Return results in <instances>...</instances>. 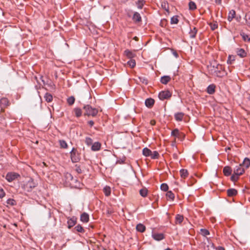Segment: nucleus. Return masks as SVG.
Returning <instances> with one entry per match:
<instances>
[{
    "mask_svg": "<svg viewBox=\"0 0 250 250\" xmlns=\"http://www.w3.org/2000/svg\"><path fill=\"white\" fill-rule=\"evenodd\" d=\"M40 79L43 84V86H42V89H45L47 91L45 94H49V92H55V86L50 80L45 78L46 79L45 81L42 76L40 77Z\"/></svg>",
    "mask_w": 250,
    "mask_h": 250,
    "instance_id": "nucleus-1",
    "label": "nucleus"
},
{
    "mask_svg": "<svg viewBox=\"0 0 250 250\" xmlns=\"http://www.w3.org/2000/svg\"><path fill=\"white\" fill-rule=\"evenodd\" d=\"M37 186V184L34 182L33 179L30 178L28 181L24 182L22 186V188L24 190L30 192L32 189Z\"/></svg>",
    "mask_w": 250,
    "mask_h": 250,
    "instance_id": "nucleus-2",
    "label": "nucleus"
},
{
    "mask_svg": "<svg viewBox=\"0 0 250 250\" xmlns=\"http://www.w3.org/2000/svg\"><path fill=\"white\" fill-rule=\"evenodd\" d=\"M83 109L85 112L84 115L87 116H95L98 113V110L96 108H92L89 105L84 106Z\"/></svg>",
    "mask_w": 250,
    "mask_h": 250,
    "instance_id": "nucleus-3",
    "label": "nucleus"
},
{
    "mask_svg": "<svg viewBox=\"0 0 250 250\" xmlns=\"http://www.w3.org/2000/svg\"><path fill=\"white\" fill-rule=\"evenodd\" d=\"M70 158L73 163H76L80 160L77 150L73 147L70 152Z\"/></svg>",
    "mask_w": 250,
    "mask_h": 250,
    "instance_id": "nucleus-4",
    "label": "nucleus"
},
{
    "mask_svg": "<svg viewBox=\"0 0 250 250\" xmlns=\"http://www.w3.org/2000/svg\"><path fill=\"white\" fill-rule=\"evenodd\" d=\"M18 177H20V175L16 173H8L6 176V179L8 182H12L14 180L16 179Z\"/></svg>",
    "mask_w": 250,
    "mask_h": 250,
    "instance_id": "nucleus-5",
    "label": "nucleus"
},
{
    "mask_svg": "<svg viewBox=\"0 0 250 250\" xmlns=\"http://www.w3.org/2000/svg\"><path fill=\"white\" fill-rule=\"evenodd\" d=\"M245 172L244 168L242 167V165H239L238 166L236 167L234 170V173L237 175H241Z\"/></svg>",
    "mask_w": 250,
    "mask_h": 250,
    "instance_id": "nucleus-6",
    "label": "nucleus"
},
{
    "mask_svg": "<svg viewBox=\"0 0 250 250\" xmlns=\"http://www.w3.org/2000/svg\"><path fill=\"white\" fill-rule=\"evenodd\" d=\"M155 101L152 98H148L145 101V105L148 108H151L154 105Z\"/></svg>",
    "mask_w": 250,
    "mask_h": 250,
    "instance_id": "nucleus-7",
    "label": "nucleus"
},
{
    "mask_svg": "<svg viewBox=\"0 0 250 250\" xmlns=\"http://www.w3.org/2000/svg\"><path fill=\"white\" fill-rule=\"evenodd\" d=\"M9 102L6 98H1L0 100V106L1 107V110H2V108L4 107L7 106L8 105Z\"/></svg>",
    "mask_w": 250,
    "mask_h": 250,
    "instance_id": "nucleus-8",
    "label": "nucleus"
},
{
    "mask_svg": "<svg viewBox=\"0 0 250 250\" xmlns=\"http://www.w3.org/2000/svg\"><path fill=\"white\" fill-rule=\"evenodd\" d=\"M152 237L157 241H160L164 238V235L163 233H153Z\"/></svg>",
    "mask_w": 250,
    "mask_h": 250,
    "instance_id": "nucleus-9",
    "label": "nucleus"
},
{
    "mask_svg": "<svg viewBox=\"0 0 250 250\" xmlns=\"http://www.w3.org/2000/svg\"><path fill=\"white\" fill-rule=\"evenodd\" d=\"M101 147V144L99 142H95L92 145L91 149L94 151H98L100 149Z\"/></svg>",
    "mask_w": 250,
    "mask_h": 250,
    "instance_id": "nucleus-10",
    "label": "nucleus"
},
{
    "mask_svg": "<svg viewBox=\"0 0 250 250\" xmlns=\"http://www.w3.org/2000/svg\"><path fill=\"white\" fill-rule=\"evenodd\" d=\"M81 221L87 223L89 221V215L86 213H83L81 216Z\"/></svg>",
    "mask_w": 250,
    "mask_h": 250,
    "instance_id": "nucleus-11",
    "label": "nucleus"
},
{
    "mask_svg": "<svg viewBox=\"0 0 250 250\" xmlns=\"http://www.w3.org/2000/svg\"><path fill=\"white\" fill-rule=\"evenodd\" d=\"M184 114L182 112H178L174 114V117L177 121H181L183 120Z\"/></svg>",
    "mask_w": 250,
    "mask_h": 250,
    "instance_id": "nucleus-12",
    "label": "nucleus"
},
{
    "mask_svg": "<svg viewBox=\"0 0 250 250\" xmlns=\"http://www.w3.org/2000/svg\"><path fill=\"white\" fill-rule=\"evenodd\" d=\"M241 165L246 168H248L250 166V159L248 158H245Z\"/></svg>",
    "mask_w": 250,
    "mask_h": 250,
    "instance_id": "nucleus-13",
    "label": "nucleus"
},
{
    "mask_svg": "<svg viewBox=\"0 0 250 250\" xmlns=\"http://www.w3.org/2000/svg\"><path fill=\"white\" fill-rule=\"evenodd\" d=\"M132 19L136 22H140L142 20V18L140 14L137 12H135L134 13Z\"/></svg>",
    "mask_w": 250,
    "mask_h": 250,
    "instance_id": "nucleus-14",
    "label": "nucleus"
},
{
    "mask_svg": "<svg viewBox=\"0 0 250 250\" xmlns=\"http://www.w3.org/2000/svg\"><path fill=\"white\" fill-rule=\"evenodd\" d=\"M171 78L169 76H164L161 78V82L163 84H167L170 81Z\"/></svg>",
    "mask_w": 250,
    "mask_h": 250,
    "instance_id": "nucleus-15",
    "label": "nucleus"
},
{
    "mask_svg": "<svg viewBox=\"0 0 250 250\" xmlns=\"http://www.w3.org/2000/svg\"><path fill=\"white\" fill-rule=\"evenodd\" d=\"M215 85L213 84H210L207 88V91L208 94H212L215 92Z\"/></svg>",
    "mask_w": 250,
    "mask_h": 250,
    "instance_id": "nucleus-16",
    "label": "nucleus"
},
{
    "mask_svg": "<svg viewBox=\"0 0 250 250\" xmlns=\"http://www.w3.org/2000/svg\"><path fill=\"white\" fill-rule=\"evenodd\" d=\"M184 220L183 215L177 214L175 217V223L176 224H181Z\"/></svg>",
    "mask_w": 250,
    "mask_h": 250,
    "instance_id": "nucleus-17",
    "label": "nucleus"
},
{
    "mask_svg": "<svg viewBox=\"0 0 250 250\" xmlns=\"http://www.w3.org/2000/svg\"><path fill=\"white\" fill-rule=\"evenodd\" d=\"M227 193L229 196L231 197L236 195L237 193V191L234 188H230L227 190Z\"/></svg>",
    "mask_w": 250,
    "mask_h": 250,
    "instance_id": "nucleus-18",
    "label": "nucleus"
},
{
    "mask_svg": "<svg viewBox=\"0 0 250 250\" xmlns=\"http://www.w3.org/2000/svg\"><path fill=\"white\" fill-rule=\"evenodd\" d=\"M180 173L181 178H184V179L187 177L188 175V170L187 169H181L180 171Z\"/></svg>",
    "mask_w": 250,
    "mask_h": 250,
    "instance_id": "nucleus-19",
    "label": "nucleus"
},
{
    "mask_svg": "<svg viewBox=\"0 0 250 250\" xmlns=\"http://www.w3.org/2000/svg\"><path fill=\"white\" fill-rule=\"evenodd\" d=\"M124 53L126 56V57L130 59L134 58L135 56L134 53L127 49L125 51Z\"/></svg>",
    "mask_w": 250,
    "mask_h": 250,
    "instance_id": "nucleus-20",
    "label": "nucleus"
},
{
    "mask_svg": "<svg viewBox=\"0 0 250 250\" xmlns=\"http://www.w3.org/2000/svg\"><path fill=\"white\" fill-rule=\"evenodd\" d=\"M231 169L229 167H225L223 169V172L226 176H229L231 173Z\"/></svg>",
    "mask_w": 250,
    "mask_h": 250,
    "instance_id": "nucleus-21",
    "label": "nucleus"
},
{
    "mask_svg": "<svg viewBox=\"0 0 250 250\" xmlns=\"http://www.w3.org/2000/svg\"><path fill=\"white\" fill-rule=\"evenodd\" d=\"M235 11L233 10H231L229 11V16L228 17V20L229 21H231L232 19L235 17Z\"/></svg>",
    "mask_w": 250,
    "mask_h": 250,
    "instance_id": "nucleus-22",
    "label": "nucleus"
},
{
    "mask_svg": "<svg viewBox=\"0 0 250 250\" xmlns=\"http://www.w3.org/2000/svg\"><path fill=\"white\" fill-rule=\"evenodd\" d=\"M136 229L138 231L143 232L146 230V227L144 225L142 224H139L136 226Z\"/></svg>",
    "mask_w": 250,
    "mask_h": 250,
    "instance_id": "nucleus-23",
    "label": "nucleus"
},
{
    "mask_svg": "<svg viewBox=\"0 0 250 250\" xmlns=\"http://www.w3.org/2000/svg\"><path fill=\"white\" fill-rule=\"evenodd\" d=\"M143 154L146 157L150 156L151 151L147 147H145L143 150Z\"/></svg>",
    "mask_w": 250,
    "mask_h": 250,
    "instance_id": "nucleus-24",
    "label": "nucleus"
},
{
    "mask_svg": "<svg viewBox=\"0 0 250 250\" xmlns=\"http://www.w3.org/2000/svg\"><path fill=\"white\" fill-rule=\"evenodd\" d=\"M139 192L142 197H145L147 195L148 190L146 188H144L140 190Z\"/></svg>",
    "mask_w": 250,
    "mask_h": 250,
    "instance_id": "nucleus-25",
    "label": "nucleus"
},
{
    "mask_svg": "<svg viewBox=\"0 0 250 250\" xmlns=\"http://www.w3.org/2000/svg\"><path fill=\"white\" fill-rule=\"evenodd\" d=\"M237 55L241 58H244L246 56V52L243 49H239L237 51Z\"/></svg>",
    "mask_w": 250,
    "mask_h": 250,
    "instance_id": "nucleus-26",
    "label": "nucleus"
},
{
    "mask_svg": "<svg viewBox=\"0 0 250 250\" xmlns=\"http://www.w3.org/2000/svg\"><path fill=\"white\" fill-rule=\"evenodd\" d=\"M166 196L167 199H169L171 200H173L175 198L174 194L172 193L171 191H167V193H166Z\"/></svg>",
    "mask_w": 250,
    "mask_h": 250,
    "instance_id": "nucleus-27",
    "label": "nucleus"
},
{
    "mask_svg": "<svg viewBox=\"0 0 250 250\" xmlns=\"http://www.w3.org/2000/svg\"><path fill=\"white\" fill-rule=\"evenodd\" d=\"M61 148H67L68 147L66 142L63 140H60L59 141Z\"/></svg>",
    "mask_w": 250,
    "mask_h": 250,
    "instance_id": "nucleus-28",
    "label": "nucleus"
},
{
    "mask_svg": "<svg viewBox=\"0 0 250 250\" xmlns=\"http://www.w3.org/2000/svg\"><path fill=\"white\" fill-rule=\"evenodd\" d=\"M197 32V30L195 27H194L192 30L191 29L190 32H189L190 38H194L196 36Z\"/></svg>",
    "mask_w": 250,
    "mask_h": 250,
    "instance_id": "nucleus-29",
    "label": "nucleus"
},
{
    "mask_svg": "<svg viewBox=\"0 0 250 250\" xmlns=\"http://www.w3.org/2000/svg\"><path fill=\"white\" fill-rule=\"evenodd\" d=\"M144 0H139L136 2V5L139 9H142L144 5Z\"/></svg>",
    "mask_w": 250,
    "mask_h": 250,
    "instance_id": "nucleus-30",
    "label": "nucleus"
},
{
    "mask_svg": "<svg viewBox=\"0 0 250 250\" xmlns=\"http://www.w3.org/2000/svg\"><path fill=\"white\" fill-rule=\"evenodd\" d=\"M104 194L106 196H108L110 195L111 193V188L109 187L106 186L104 188Z\"/></svg>",
    "mask_w": 250,
    "mask_h": 250,
    "instance_id": "nucleus-31",
    "label": "nucleus"
},
{
    "mask_svg": "<svg viewBox=\"0 0 250 250\" xmlns=\"http://www.w3.org/2000/svg\"><path fill=\"white\" fill-rule=\"evenodd\" d=\"M189 9L190 10H194L196 9V5L193 1H190L188 3Z\"/></svg>",
    "mask_w": 250,
    "mask_h": 250,
    "instance_id": "nucleus-32",
    "label": "nucleus"
},
{
    "mask_svg": "<svg viewBox=\"0 0 250 250\" xmlns=\"http://www.w3.org/2000/svg\"><path fill=\"white\" fill-rule=\"evenodd\" d=\"M240 35L241 36V37H242L243 39L245 41H248V42H249L250 41V38L249 37V36L246 34L245 33H244V32H242L240 33Z\"/></svg>",
    "mask_w": 250,
    "mask_h": 250,
    "instance_id": "nucleus-33",
    "label": "nucleus"
},
{
    "mask_svg": "<svg viewBox=\"0 0 250 250\" xmlns=\"http://www.w3.org/2000/svg\"><path fill=\"white\" fill-rule=\"evenodd\" d=\"M74 112H75V115L77 117H79L80 116H81L82 115V110L80 108H75L74 109Z\"/></svg>",
    "mask_w": 250,
    "mask_h": 250,
    "instance_id": "nucleus-34",
    "label": "nucleus"
},
{
    "mask_svg": "<svg viewBox=\"0 0 250 250\" xmlns=\"http://www.w3.org/2000/svg\"><path fill=\"white\" fill-rule=\"evenodd\" d=\"M76 220H74V219H71L69 220L67 222L68 225V228H70L71 227L74 226L76 224Z\"/></svg>",
    "mask_w": 250,
    "mask_h": 250,
    "instance_id": "nucleus-35",
    "label": "nucleus"
},
{
    "mask_svg": "<svg viewBox=\"0 0 250 250\" xmlns=\"http://www.w3.org/2000/svg\"><path fill=\"white\" fill-rule=\"evenodd\" d=\"M171 95H158L159 98L161 100L170 98Z\"/></svg>",
    "mask_w": 250,
    "mask_h": 250,
    "instance_id": "nucleus-36",
    "label": "nucleus"
},
{
    "mask_svg": "<svg viewBox=\"0 0 250 250\" xmlns=\"http://www.w3.org/2000/svg\"><path fill=\"white\" fill-rule=\"evenodd\" d=\"M75 229H76V230L77 231H78L79 232H81V233L84 232L83 228L80 225L76 226L75 227Z\"/></svg>",
    "mask_w": 250,
    "mask_h": 250,
    "instance_id": "nucleus-37",
    "label": "nucleus"
},
{
    "mask_svg": "<svg viewBox=\"0 0 250 250\" xmlns=\"http://www.w3.org/2000/svg\"><path fill=\"white\" fill-rule=\"evenodd\" d=\"M159 153L157 151H154L153 152L151 151V154L150 155V157L152 159H157L158 158Z\"/></svg>",
    "mask_w": 250,
    "mask_h": 250,
    "instance_id": "nucleus-38",
    "label": "nucleus"
},
{
    "mask_svg": "<svg viewBox=\"0 0 250 250\" xmlns=\"http://www.w3.org/2000/svg\"><path fill=\"white\" fill-rule=\"evenodd\" d=\"M44 98L47 102H50L53 100L52 95H44Z\"/></svg>",
    "mask_w": 250,
    "mask_h": 250,
    "instance_id": "nucleus-39",
    "label": "nucleus"
},
{
    "mask_svg": "<svg viewBox=\"0 0 250 250\" xmlns=\"http://www.w3.org/2000/svg\"><path fill=\"white\" fill-rule=\"evenodd\" d=\"M178 21L177 17L173 16L171 18L170 22L171 24H177Z\"/></svg>",
    "mask_w": 250,
    "mask_h": 250,
    "instance_id": "nucleus-40",
    "label": "nucleus"
},
{
    "mask_svg": "<svg viewBox=\"0 0 250 250\" xmlns=\"http://www.w3.org/2000/svg\"><path fill=\"white\" fill-rule=\"evenodd\" d=\"M161 190L167 191L168 189V187L167 184L163 183L161 185Z\"/></svg>",
    "mask_w": 250,
    "mask_h": 250,
    "instance_id": "nucleus-41",
    "label": "nucleus"
},
{
    "mask_svg": "<svg viewBox=\"0 0 250 250\" xmlns=\"http://www.w3.org/2000/svg\"><path fill=\"white\" fill-rule=\"evenodd\" d=\"M201 232L202 235L206 236L209 234V232L206 229H201Z\"/></svg>",
    "mask_w": 250,
    "mask_h": 250,
    "instance_id": "nucleus-42",
    "label": "nucleus"
},
{
    "mask_svg": "<svg viewBox=\"0 0 250 250\" xmlns=\"http://www.w3.org/2000/svg\"><path fill=\"white\" fill-rule=\"evenodd\" d=\"M6 202L7 204L11 206H14L16 205V201L13 199H8Z\"/></svg>",
    "mask_w": 250,
    "mask_h": 250,
    "instance_id": "nucleus-43",
    "label": "nucleus"
},
{
    "mask_svg": "<svg viewBox=\"0 0 250 250\" xmlns=\"http://www.w3.org/2000/svg\"><path fill=\"white\" fill-rule=\"evenodd\" d=\"M127 63L131 68L134 67L136 64V62L134 60H130L127 62Z\"/></svg>",
    "mask_w": 250,
    "mask_h": 250,
    "instance_id": "nucleus-44",
    "label": "nucleus"
},
{
    "mask_svg": "<svg viewBox=\"0 0 250 250\" xmlns=\"http://www.w3.org/2000/svg\"><path fill=\"white\" fill-rule=\"evenodd\" d=\"M75 98L73 96H71L67 99V102L70 105L73 104Z\"/></svg>",
    "mask_w": 250,
    "mask_h": 250,
    "instance_id": "nucleus-45",
    "label": "nucleus"
},
{
    "mask_svg": "<svg viewBox=\"0 0 250 250\" xmlns=\"http://www.w3.org/2000/svg\"><path fill=\"white\" fill-rule=\"evenodd\" d=\"M209 25L212 30H214L218 27V24L216 22L215 23H210Z\"/></svg>",
    "mask_w": 250,
    "mask_h": 250,
    "instance_id": "nucleus-46",
    "label": "nucleus"
},
{
    "mask_svg": "<svg viewBox=\"0 0 250 250\" xmlns=\"http://www.w3.org/2000/svg\"><path fill=\"white\" fill-rule=\"evenodd\" d=\"M179 135V131L177 129L173 130L171 132V135L175 137H178Z\"/></svg>",
    "mask_w": 250,
    "mask_h": 250,
    "instance_id": "nucleus-47",
    "label": "nucleus"
},
{
    "mask_svg": "<svg viewBox=\"0 0 250 250\" xmlns=\"http://www.w3.org/2000/svg\"><path fill=\"white\" fill-rule=\"evenodd\" d=\"M85 143L88 146H90L92 144V140L90 138L86 137L85 138Z\"/></svg>",
    "mask_w": 250,
    "mask_h": 250,
    "instance_id": "nucleus-48",
    "label": "nucleus"
},
{
    "mask_svg": "<svg viewBox=\"0 0 250 250\" xmlns=\"http://www.w3.org/2000/svg\"><path fill=\"white\" fill-rule=\"evenodd\" d=\"M239 176L234 173L231 177V180L232 181H236L239 178Z\"/></svg>",
    "mask_w": 250,
    "mask_h": 250,
    "instance_id": "nucleus-49",
    "label": "nucleus"
},
{
    "mask_svg": "<svg viewBox=\"0 0 250 250\" xmlns=\"http://www.w3.org/2000/svg\"><path fill=\"white\" fill-rule=\"evenodd\" d=\"M139 79L140 80V82L142 83H144L145 84H147L148 83L147 80L145 78V77H140Z\"/></svg>",
    "mask_w": 250,
    "mask_h": 250,
    "instance_id": "nucleus-50",
    "label": "nucleus"
},
{
    "mask_svg": "<svg viewBox=\"0 0 250 250\" xmlns=\"http://www.w3.org/2000/svg\"><path fill=\"white\" fill-rule=\"evenodd\" d=\"M5 195V192L2 188H0V198H2Z\"/></svg>",
    "mask_w": 250,
    "mask_h": 250,
    "instance_id": "nucleus-51",
    "label": "nucleus"
},
{
    "mask_svg": "<svg viewBox=\"0 0 250 250\" xmlns=\"http://www.w3.org/2000/svg\"><path fill=\"white\" fill-rule=\"evenodd\" d=\"M76 171L78 173H81L82 172V170L81 169L80 166H78L77 165L76 166Z\"/></svg>",
    "mask_w": 250,
    "mask_h": 250,
    "instance_id": "nucleus-52",
    "label": "nucleus"
},
{
    "mask_svg": "<svg viewBox=\"0 0 250 250\" xmlns=\"http://www.w3.org/2000/svg\"><path fill=\"white\" fill-rule=\"evenodd\" d=\"M172 91H170L169 90H167V91H162L160 92L159 93V94H172Z\"/></svg>",
    "mask_w": 250,
    "mask_h": 250,
    "instance_id": "nucleus-53",
    "label": "nucleus"
},
{
    "mask_svg": "<svg viewBox=\"0 0 250 250\" xmlns=\"http://www.w3.org/2000/svg\"><path fill=\"white\" fill-rule=\"evenodd\" d=\"M162 7L166 10H167V7H166V6H167V3H164L162 4Z\"/></svg>",
    "mask_w": 250,
    "mask_h": 250,
    "instance_id": "nucleus-54",
    "label": "nucleus"
},
{
    "mask_svg": "<svg viewBox=\"0 0 250 250\" xmlns=\"http://www.w3.org/2000/svg\"><path fill=\"white\" fill-rule=\"evenodd\" d=\"M88 124L91 126H93L94 125V122L92 121H90L88 122Z\"/></svg>",
    "mask_w": 250,
    "mask_h": 250,
    "instance_id": "nucleus-55",
    "label": "nucleus"
},
{
    "mask_svg": "<svg viewBox=\"0 0 250 250\" xmlns=\"http://www.w3.org/2000/svg\"><path fill=\"white\" fill-rule=\"evenodd\" d=\"M156 122L155 120H151L150 121V124L152 125H154L155 124Z\"/></svg>",
    "mask_w": 250,
    "mask_h": 250,
    "instance_id": "nucleus-56",
    "label": "nucleus"
},
{
    "mask_svg": "<svg viewBox=\"0 0 250 250\" xmlns=\"http://www.w3.org/2000/svg\"><path fill=\"white\" fill-rule=\"evenodd\" d=\"M230 58H231V56H229V59L228 60V62L229 63V62L230 63H231V61L230 60Z\"/></svg>",
    "mask_w": 250,
    "mask_h": 250,
    "instance_id": "nucleus-57",
    "label": "nucleus"
},
{
    "mask_svg": "<svg viewBox=\"0 0 250 250\" xmlns=\"http://www.w3.org/2000/svg\"><path fill=\"white\" fill-rule=\"evenodd\" d=\"M133 39L136 41H138V40H139V38L137 37H134Z\"/></svg>",
    "mask_w": 250,
    "mask_h": 250,
    "instance_id": "nucleus-58",
    "label": "nucleus"
},
{
    "mask_svg": "<svg viewBox=\"0 0 250 250\" xmlns=\"http://www.w3.org/2000/svg\"><path fill=\"white\" fill-rule=\"evenodd\" d=\"M173 54H174V55L176 57H178V54H177L176 52H174V53H173Z\"/></svg>",
    "mask_w": 250,
    "mask_h": 250,
    "instance_id": "nucleus-59",
    "label": "nucleus"
},
{
    "mask_svg": "<svg viewBox=\"0 0 250 250\" xmlns=\"http://www.w3.org/2000/svg\"><path fill=\"white\" fill-rule=\"evenodd\" d=\"M219 250H225L224 248H222V247H220L219 248Z\"/></svg>",
    "mask_w": 250,
    "mask_h": 250,
    "instance_id": "nucleus-60",
    "label": "nucleus"
},
{
    "mask_svg": "<svg viewBox=\"0 0 250 250\" xmlns=\"http://www.w3.org/2000/svg\"><path fill=\"white\" fill-rule=\"evenodd\" d=\"M171 250L170 249H169V248H167V249H166V250Z\"/></svg>",
    "mask_w": 250,
    "mask_h": 250,
    "instance_id": "nucleus-61",
    "label": "nucleus"
},
{
    "mask_svg": "<svg viewBox=\"0 0 250 250\" xmlns=\"http://www.w3.org/2000/svg\"><path fill=\"white\" fill-rule=\"evenodd\" d=\"M161 24H164V23H163L162 21H161Z\"/></svg>",
    "mask_w": 250,
    "mask_h": 250,
    "instance_id": "nucleus-62",
    "label": "nucleus"
},
{
    "mask_svg": "<svg viewBox=\"0 0 250 250\" xmlns=\"http://www.w3.org/2000/svg\"><path fill=\"white\" fill-rule=\"evenodd\" d=\"M161 24H164V23H163L162 21H161Z\"/></svg>",
    "mask_w": 250,
    "mask_h": 250,
    "instance_id": "nucleus-63",
    "label": "nucleus"
},
{
    "mask_svg": "<svg viewBox=\"0 0 250 250\" xmlns=\"http://www.w3.org/2000/svg\"><path fill=\"white\" fill-rule=\"evenodd\" d=\"M221 0H219V2H221Z\"/></svg>",
    "mask_w": 250,
    "mask_h": 250,
    "instance_id": "nucleus-64",
    "label": "nucleus"
}]
</instances>
